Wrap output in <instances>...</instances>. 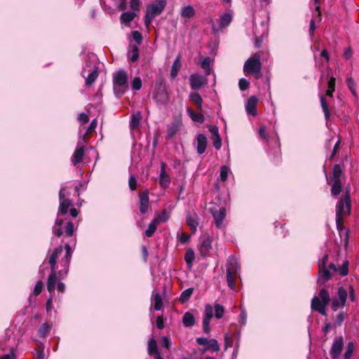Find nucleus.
Segmentation results:
<instances>
[{
  "instance_id": "f257e3e1",
  "label": "nucleus",
  "mask_w": 359,
  "mask_h": 359,
  "mask_svg": "<svg viewBox=\"0 0 359 359\" xmlns=\"http://www.w3.org/2000/svg\"><path fill=\"white\" fill-rule=\"evenodd\" d=\"M331 302V308L334 311L338 310L341 306L340 300L338 298H333L331 300L328 290L323 287L322 288L318 295H315L311 302V308L312 311H318L322 316H326V306Z\"/></svg>"
},
{
  "instance_id": "20e7f679",
  "label": "nucleus",
  "mask_w": 359,
  "mask_h": 359,
  "mask_svg": "<svg viewBox=\"0 0 359 359\" xmlns=\"http://www.w3.org/2000/svg\"><path fill=\"white\" fill-rule=\"evenodd\" d=\"M167 0H155L154 3L147 5L144 16V25L149 27L154 19L160 15L164 11Z\"/></svg>"
},
{
  "instance_id": "e2e57ef3",
  "label": "nucleus",
  "mask_w": 359,
  "mask_h": 359,
  "mask_svg": "<svg viewBox=\"0 0 359 359\" xmlns=\"http://www.w3.org/2000/svg\"><path fill=\"white\" fill-rule=\"evenodd\" d=\"M161 344L162 346L165 348L166 349H169L170 348L171 341L169 337L163 336L161 338Z\"/></svg>"
},
{
  "instance_id": "a19ab883",
  "label": "nucleus",
  "mask_w": 359,
  "mask_h": 359,
  "mask_svg": "<svg viewBox=\"0 0 359 359\" xmlns=\"http://www.w3.org/2000/svg\"><path fill=\"white\" fill-rule=\"evenodd\" d=\"M135 15V13L133 12H124L121 15L120 19L123 23H129L133 20Z\"/></svg>"
},
{
  "instance_id": "4468645a",
  "label": "nucleus",
  "mask_w": 359,
  "mask_h": 359,
  "mask_svg": "<svg viewBox=\"0 0 359 359\" xmlns=\"http://www.w3.org/2000/svg\"><path fill=\"white\" fill-rule=\"evenodd\" d=\"M213 316V309L211 305L207 304L205 306V314L203 320V330L205 334L210 332V323Z\"/></svg>"
},
{
  "instance_id": "f8f14e48",
  "label": "nucleus",
  "mask_w": 359,
  "mask_h": 359,
  "mask_svg": "<svg viewBox=\"0 0 359 359\" xmlns=\"http://www.w3.org/2000/svg\"><path fill=\"white\" fill-rule=\"evenodd\" d=\"M65 255L62 259L61 263L63 264L65 269L58 272L60 278H62L63 275H67L69 270V263L72 259V250L71 246L69 244L65 245Z\"/></svg>"
},
{
  "instance_id": "4be33fe9",
  "label": "nucleus",
  "mask_w": 359,
  "mask_h": 359,
  "mask_svg": "<svg viewBox=\"0 0 359 359\" xmlns=\"http://www.w3.org/2000/svg\"><path fill=\"white\" fill-rule=\"evenodd\" d=\"M197 153L198 154H203L205 150L208 145V140L205 135L198 134L197 135Z\"/></svg>"
},
{
  "instance_id": "f03ea898",
  "label": "nucleus",
  "mask_w": 359,
  "mask_h": 359,
  "mask_svg": "<svg viewBox=\"0 0 359 359\" xmlns=\"http://www.w3.org/2000/svg\"><path fill=\"white\" fill-rule=\"evenodd\" d=\"M128 89V74L119 69L113 74V90L116 96L123 95Z\"/></svg>"
},
{
  "instance_id": "09e8293b",
  "label": "nucleus",
  "mask_w": 359,
  "mask_h": 359,
  "mask_svg": "<svg viewBox=\"0 0 359 359\" xmlns=\"http://www.w3.org/2000/svg\"><path fill=\"white\" fill-rule=\"evenodd\" d=\"M354 350V343L350 341L348 343L345 353L344 355V359H351Z\"/></svg>"
},
{
  "instance_id": "423d86ee",
  "label": "nucleus",
  "mask_w": 359,
  "mask_h": 359,
  "mask_svg": "<svg viewBox=\"0 0 359 359\" xmlns=\"http://www.w3.org/2000/svg\"><path fill=\"white\" fill-rule=\"evenodd\" d=\"M72 206H73V203L72 200L70 199L63 200L60 202V205L57 211V218L56 219L55 225L53 227V234L58 238L60 237L63 233V231L61 226L64 223V220L62 219H60L59 216L65 215L67 213L68 210Z\"/></svg>"
},
{
  "instance_id": "9b49d317",
  "label": "nucleus",
  "mask_w": 359,
  "mask_h": 359,
  "mask_svg": "<svg viewBox=\"0 0 359 359\" xmlns=\"http://www.w3.org/2000/svg\"><path fill=\"white\" fill-rule=\"evenodd\" d=\"M210 212L214 218L217 228H222L223 221L226 217V209L224 208L213 207L210 209Z\"/></svg>"
},
{
  "instance_id": "ddd939ff",
  "label": "nucleus",
  "mask_w": 359,
  "mask_h": 359,
  "mask_svg": "<svg viewBox=\"0 0 359 359\" xmlns=\"http://www.w3.org/2000/svg\"><path fill=\"white\" fill-rule=\"evenodd\" d=\"M344 348V339L342 337L336 338L331 347L330 354L332 359H337L339 357Z\"/></svg>"
},
{
  "instance_id": "1a4fd4ad",
  "label": "nucleus",
  "mask_w": 359,
  "mask_h": 359,
  "mask_svg": "<svg viewBox=\"0 0 359 359\" xmlns=\"http://www.w3.org/2000/svg\"><path fill=\"white\" fill-rule=\"evenodd\" d=\"M97 69L96 66L91 67L90 65H86L83 68L81 75L86 79V86H90L97 80L98 76Z\"/></svg>"
},
{
  "instance_id": "3c124183",
  "label": "nucleus",
  "mask_w": 359,
  "mask_h": 359,
  "mask_svg": "<svg viewBox=\"0 0 359 359\" xmlns=\"http://www.w3.org/2000/svg\"><path fill=\"white\" fill-rule=\"evenodd\" d=\"M224 313V307L219 304H215V316L216 318L220 319L222 318Z\"/></svg>"
},
{
  "instance_id": "bf43d9fd",
  "label": "nucleus",
  "mask_w": 359,
  "mask_h": 359,
  "mask_svg": "<svg viewBox=\"0 0 359 359\" xmlns=\"http://www.w3.org/2000/svg\"><path fill=\"white\" fill-rule=\"evenodd\" d=\"M238 86H239L240 90L242 91H244V90H246L249 88L250 83L247 79L242 78L238 81Z\"/></svg>"
},
{
  "instance_id": "6e6552de",
  "label": "nucleus",
  "mask_w": 359,
  "mask_h": 359,
  "mask_svg": "<svg viewBox=\"0 0 359 359\" xmlns=\"http://www.w3.org/2000/svg\"><path fill=\"white\" fill-rule=\"evenodd\" d=\"M342 170L339 164H335L333 167L332 177V187L331 194L333 196H337L340 194L342 189L341 177L342 175Z\"/></svg>"
},
{
  "instance_id": "c756f323",
  "label": "nucleus",
  "mask_w": 359,
  "mask_h": 359,
  "mask_svg": "<svg viewBox=\"0 0 359 359\" xmlns=\"http://www.w3.org/2000/svg\"><path fill=\"white\" fill-rule=\"evenodd\" d=\"M142 119V114L140 111L133 114L130 116V127L132 130L137 128L140 126Z\"/></svg>"
},
{
  "instance_id": "cd10ccee",
  "label": "nucleus",
  "mask_w": 359,
  "mask_h": 359,
  "mask_svg": "<svg viewBox=\"0 0 359 359\" xmlns=\"http://www.w3.org/2000/svg\"><path fill=\"white\" fill-rule=\"evenodd\" d=\"M190 100L196 106V108L199 111L203 110V99L198 93H191L189 95Z\"/></svg>"
},
{
  "instance_id": "680f3d73",
  "label": "nucleus",
  "mask_w": 359,
  "mask_h": 359,
  "mask_svg": "<svg viewBox=\"0 0 359 359\" xmlns=\"http://www.w3.org/2000/svg\"><path fill=\"white\" fill-rule=\"evenodd\" d=\"M340 144H341V140L339 139L338 141L335 143V144L334 146V148H333V150H332V152L331 155L329 157V160L330 161H332V159L334 158V156L338 152Z\"/></svg>"
},
{
  "instance_id": "c03bdc74",
  "label": "nucleus",
  "mask_w": 359,
  "mask_h": 359,
  "mask_svg": "<svg viewBox=\"0 0 359 359\" xmlns=\"http://www.w3.org/2000/svg\"><path fill=\"white\" fill-rule=\"evenodd\" d=\"M154 310L160 311L163 307V301H162L161 295L159 293L156 292L154 294Z\"/></svg>"
},
{
  "instance_id": "69168bd1",
  "label": "nucleus",
  "mask_w": 359,
  "mask_h": 359,
  "mask_svg": "<svg viewBox=\"0 0 359 359\" xmlns=\"http://www.w3.org/2000/svg\"><path fill=\"white\" fill-rule=\"evenodd\" d=\"M344 320H345V313L343 311L339 312L336 318V323L339 326H341Z\"/></svg>"
},
{
  "instance_id": "9d476101",
  "label": "nucleus",
  "mask_w": 359,
  "mask_h": 359,
  "mask_svg": "<svg viewBox=\"0 0 359 359\" xmlns=\"http://www.w3.org/2000/svg\"><path fill=\"white\" fill-rule=\"evenodd\" d=\"M212 240L208 234L202 235L199 246V253L201 257H207L208 256L209 252L212 248Z\"/></svg>"
},
{
  "instance_id": "5fc2aeb1",
  "label": "nucleus",
  "mask_w": 359,
  "mask_h": 359,
  "mask_svg": "<svg viewBox=\"0 0 359 359\" xmlns=\"http://www.w3.org/2000/svg\"><path fill=\"white\" fill-rule=\"evenodd\" d=\"M132 88L135 90H139L142 88V80L140 77H135L132 81Z\"/></svg>"
},
{
  "instance_id": "e433bc0d",
  "label": "nucleus",
  "mask_w": 359,
  "mask_h": 359,
  "mask_svg": "<svg viewBox=\"0 0 359 359\" xmlns=\"http://www.w3.org/2000/svg\"><path fill=\"white\" fill-rule=\"evenodd\" d=\"M195 13L196 11L191 6H187L182 9L181 15L185 18H191Z\"/></svg>"
},
{
  "instance_id": "0e129e2a",
  "label": "nucleus",
  "mask_w": 359,
  "mask_h": 359,
  "mask_svg": "<svg viewBox=\"0 0 359 359\" xmlns=\"http://www.w3.org/2000/svg\"><path fill=\"white\" fill-rule=\"evenodd\" d=\"M128 185H129V187L130 189L132 190V191H134L137 188V180L135 179V177L133 175H131L129 178V180H128Z\"/></svg>"
},
{
  "instance_id": "72a5a7b5",
  "label": "nucleus",
  "mask_w": 359,
  "mask_h": 359,
  "mask_svg": "<svg viewBox=\"0 0 359 359\" xmlns=\"http://www.w3.org/2000/svg\"><path fill=\"white\" fill-rule=\"evenodd\" d=\"M336 79L334 76H331L327 81V89L325 93V95L330 97H333V93L335 91Z\"/></svg>"
},
{
  "instance_id": "b1692460",
  "label": "nucleus",
  "mask_w": 359,
  "mask_h": 359,
  "mask_svg": "<svg viewBox=\"0 0 359 359\" xmlns=\"http://www.w3.org/2000/svg\"><path fill=\"white\" fill-rule=\"evenodd\" d=\"M319 279L318 280V284L323 285L325 283L332 278V273L326 267L319 268Z\"/></svg>"
},
{
  "instance_id": "dca6fc26",
  "label": "nucleus",
  "mask_w": 359,
  "mask_h": 359,
  "mask_svg": "<svg viewBox=\"0 0 359 359\" xmlns=\"http://www.w3.org/2000/svg\"><path fill=\"white\" fill-rule=\"evenodd\" d=\"M140 198V212L142 214H145L149 208V191L147 189L144 190L139 194Z\"/></svg>"
},
{
  "instance_id": "8fccbe9b",
  "label": "nucleus",
  "mask_w": 359,
  "mask_h": 359,
  "mask_svg": "<svg viewBox=\"0 0 359 359\" xmlns=\"http://www.w3.org/2000/svg\"><path fill=\"white\" fill-rule=\"evenodd\" d=\"M201 66L205 69L206 75L210 74V58L209 57H206L203 60Z\"/></svg>"
},
{
  "instance_id": "774afa93",
  "label": "nucleus",
  "mask_w": 359,
  "mask_h": 359,
  "mask_svg": "<svg viewBox=\"0 0 359 359\" xmlns=\"http://www.w3.org/2000/svg\"><path fill=\"white\" fill-rule=\"evenodd\" d=\"M0 359H16L14 351L12 349L8 354H5Z\"/></svg>"
},
{
  "instance_id": "2f4dec72",
  "label": "nucleus",
  "mask_w": 359,
  "mask_h": 359,
  "mask_svg": "<svg viewBox=\"0 0 359 359\" xmlns=\"http://www.w3.org/2000/svg\"><path fill=\"white\" fill-rule=\"evenodd\" d=\"M195 317L190 312H186L182 317V323L185 327H192L195 325Z\"/></svg>"
},
{
  "instance_id": "f704fd0d",
  "label": "nucleus",
  "mask_w": 359,
  "mask_h": 359,
  "mask_svg": "<svg viewBox=\"0 0 359 359\" xmlns=\"http://www.w3.org/2000/svg\"><path fill=\"white\" fill-rule=\"evenodd\" d=\"M195 259V253L193 249L189 248L187 250L184 255V260L188 266V267L191 268L193 265V262Z\"/></svg>"
},
{
  "instance_id": "864d4df0",
  "label": "nucleus",
  "mask_w": 359,
  "mask_h": 359,
  "mask_svg": "<svg viewBox=\"0 0 359 359\" xmlns=\"http://www.w3.org/2000/svg\"><path fill=\"white\" fill-rule=\"evenodd\" d=\"M131 36L133 40L137 43V45H140L142 42V34L137 30L133 31L131 32Z\"/></svg>"
},
{
  "instance_id": "13d9d810",
  "label": "nucleus",
  "mask_w": 359,
  "mask_h": 359,
  "mask_svg": "<svg viewBox=\"0 0 359 359\" xmlns=\"http://www.w3.org/2000/svg\"><path fill=\"white\" fill-rule=\"evenodd\" d=\"M346 84L348 86V88L351 90V92L355 95L356 91L355 89V83L354 82V80L352 77L349 76L346 79Z\"/></svg>"
},
{
  "instance_id": "6ab92c4d",
  "label": "nucleus",
  "mask_w": 359,
  "mask_h": 359,
  "mask_svg": "<svg viewBox=\"0 0 359 359\" xmlns=\"http://www.w3.org/2000/svg\"><path fill=\"white\" fill-rule=\"evenodd\" d=\"M166 166L167 165L165 162H161L159 182L161 186L163 188L168 187L170 182V177H169L165 170Z\"/></svg>"
},
{
  "instance_id": "c9c22d12",
  "label": "nucleus",
  "mask_w": 359,
  "mask_h": 359,
  "mask_svg": "<svg viewBox=\"0 0 359 359\" xmlns=\"http://www.w3.org/2000/svg\"><path fill=\"white\" fill-rule=\"evenodd\" d=\"M337 294V298L340 300L341 307L344 306L348 297L347 291L341 286L338 287Z\"/></svg>"
},
{
  "instance_id": "052dcab7",
  "label": "nucleus",
  "mask_w": 359,
  "mask_h": 359,
  "mask_svg": "<svg viewBox=\"0 0 359 359\" xmlns=\"http://www.w3.org/2000/svg\"><path fill=\"white\" fill-rule=\"evenodd\" d=\"M228 168L225 165L221 167L219 177L221 181L225 182L228 177Z\"/></svg>"
},
{
  "instance_id": "aec40b11",
  "label": "nucleus",
  "mask_w": 359,
  "mask_h": 359,
  "mask_svg": "<svg viewBox=\"0 0 359 359\" xmlns=\"http://www.w3.org/2000/svg\"><path fill=\"white\" fill-rule=\"evenodd\" d=\"M85 154L84 146L77 147L72 156V162L76 165L83 161Z\"/></svg>"
},
{
  "instance_id": "7ed1b4c3",
  "label": "nucleus",
  "mask_w": 359,
  "mask_h": 359,
  "mask_svg": "<svg viewBox=\"0 0 359 359\" xmlns=\"http://www.w3.org/2000/svg\"><path fill=\"white\" fill-rule=\"evenodd\" d=\"M262 55V53H255L245 62L243 72L245 75L252 74L256 79L260 77L262 71L261 57Z\"/></svg>"
},
{
  "instance_id": "c85d7f7f",
  "label": "nucleus",
  "mask_w": 359,
  "mask_h": 359,
  "mask_svg": "<svg viewBox=\"0 0 359 359\" xmlns=\"http://www.w3.org/2000/svg\"><path fill=\"white\" fill-rule=\"evenodd\" d=\"M57 275L53 273H50L48 277L47 280V290L50 294L54 292L55 289V285L57 283Z\"/></svg>"
},
{
  "instance_id": "79ce46f5",
  "label": "nucleus",
  "mask_w": 359,
  "mask_h": 359,
  "mask_svg": "<svg viewBox=\"0 0 359 359\" xmlns=\"http://www.w3.org/2000/svg\"><path fill=\"white\" fill-rule=\"evenodd\" d=\"M62 246L60 245L54 249L52 254L50 255L49 257V262H56L58 257L61 255L62 252Z\"/></svg>"
},
{
  "instance_id": "a878e982",
  "label": "nucleus",
  "mask_w": 359,
  "mask_h": 359,
  "mask_svg": "<svg viewBox=\"0 0 359 359\" xmlns=\"http://www.w3.org/2000/svg\"><path fill=\"white\" fill-rule=\"evenodd\" d=\"M320 105L325 116V119L327 122L330 120L331 118V112L329 108L328 103L325 97V95H322L320 97Z\"/></svg>"
},
{
  "instance_id": "338daca9",
  "label": "nucleus",
  "mask_w": 359,
  "mask_h": 359,
  "mask_svg": "<svg viewBox=\"0 0 359 359\" xmlns=\"http://www.w3.org/2000/svg\"><path fill=\"white\" fill-rule=\"evenodd\" d=\"M140 0H130V7L133 11H138L140 8Z\"/></svg>"
},
{
  "instance_id": "7c9ffc66",
  "label": "nucleus",
  "mask_w": 359,
  "mask_h": 359,
  "mask_svg": "<svg viewBox=\"0 0 359 359\" xmlns=\"http://www.w3.org/2000/svg\"><path fill=\"white\" fill-rule=\"evenodd\" d=\"M187 114L191 120L194 122L203 123L205 121L204 116L201 113H196L192 109L188 107Z\"/></svg>"
},
{
  "instance_id": "49530a36",
  "label": "nucleus",
  "mask_w": 359,
  "mask_h": 359,
  "mask_svg": "<svg viewBox=\"0 0 359 359\" xmlns=\"http://www.w3.org/2000/svg\"><path fill=\"white\" fill-rule=\"evenodd\" d=\"M348 264L349 262L348 260H345L343 262V264L341 266L337 268V272L341 276H345L348 273Z\"/></svg>"
},
{
  "instance_id": "473e14b6",
  "label": "nucleus",
  "mask_w": 359,
  "mask_h": 359,
  "mask_svg": "<svg viewBox=\"0 0 359 359\" xmlns=\"http://www.w3.org/2000/svg\"><path fill=\"white\" fill-rule=\"evenodd\" d=\"M181 66H182V63H181V60H180V56L178 55L175 58L174 62L172 63L171 71H170V76L172 79H175L177 76V74L181 68Z\"/></svg>"
},
{
  "instance_id": "4d7b16f0",
  "label": "nucleus",
  "mask_w": 359,
  "mask_h": 359,
  "mask_svg": "<svg viewBox=\"0 0 359 359\" xmlns=\"http://www.w3.org/2000/svg\"><path fill=\"white\" fill-rule=\"evenodd\" d=\"M43 287V283L42 280H38L34 286L33 294L34 296H38L42 291Z\"/></svg>"
},
{
  "instance_id": "bb28decb",
  "label": "nucleus",
  "mask_w": 359,
  "mask_h": 359,
  "mask_svg": "<svg viewBox=\"0 0 359 359\" xmlns=\"http://www.w3.org/2000/svg\"><path fill=\"white\" fill-rule=\"evenodd\" d=\"M154 99L157 102L161 104H165L168 101V95L164 88H159L154 95Z\"/></svg>"
},
{
  "instance_id": "37998d69",
  "label": "nucleus",
  "mask_w": 359,
  "mask_h": 359,
  "mask_svg": "<svg viewBox=\"0 0 359 359\" xmlns=\"http://www.w3.org/2000/svg\"><path fill=\"white\" fill-rule=\"evenodd\" d=\"M208 349H212L213 352H217L219 351V346L216 339H212L209 340L208 344H207V346L204 349V351Z\"/></svg>"
},
{
  "instance_id": "5701e85b",
  "label": "nucleus",
  "mask_w": 359,
  "mask_h": 359,
  "mask_svg": "<svg viewBox=\"0 0 359 359\" xmlns=\"http://www.w3.org/2000/svg\"><path fill=\"white\" fill-rule=\"evenodd\" d=\"M167 220V217H165L164 219H161L160 217H156V218H154L152 222H151L148 226V228L145 231V235L147 237H151L156 229V226L157 224L160 222H165Z\"/></svg>"
},
{
  "instance_id": "de8ad7c7",
  "label": "nucleus",
  "mask_w": 359,
  "mask_h": 359,
  "mask_svg": "<svg viewBox=\"0 0 359 359\" xmlns=\"http://www.w3.org/2000/svg\"><path fill=\"white\" fill-rule=\"evenodd\" d=\"M74 231V225L72 222L68 221L67 222L65 226V233L66 236L71 237L73 236Z\"/></svg>"
},
{
  "instance_id": "603ef678",
  "label": "nucleus",
  "mask_w": 359,
  "mask_h": 359,
  "mask_svg": "<svg viewBox=\"0 0 359 359\" xmlns=\"http://www.w3.org/2000/svg\"><path fill=\"white\" fill-rule=\"evenodd\" d=\"M139 57V48L137 45H133L132 46V55L130 57V61L132 62H135L137 60Z\"/></svg>"
},
{
  "instance_id": "f3484780",
  "label": "nucleus",
  "mask_w": 359,
  "mask_h": 359,
  "mask_svg": "<svg viewBox=\"0 0 359 359\" xmlns=\"http://www.w3.org/2000/svg\"><path fill=\"white\" fill-rule=\"evenodd\" d=\"M210 133L212 134V144L214 147L219 150L222 147V139L219 133V129L217 126H210L208 127Z\"/></svg>"
},
{
  "instance_id": "39448f33",
  "label": "nucleus",
  "mask_w": 359,
  "mask_h": 359,
  "mask_svg": "<svg viewBox=\"0 0 359 359\" xmlns=\"http://www.w3.org/2000/svg\"><path fill=\"white\" fill-rule=\"evenodd\" d=\"M226 268L227 285L230 289L235 290V282L237 279L238 271L240 268L235 256L231 255L229 257L226 264Z\"/></svg>"
},
{
  "instance_id": "412c9836",
  "label": "nucleus",
  "mask_w": 359,
  "mask_h": 359,
  "mask_svg": "<svg viewBox=\"0 0 359 359\" xmlns=\"http://www.w3.org/2000/svg\"><path fill=\"white\" fill-rule=\"evenodd\" d=\"M258 100L255 96H251L246 104V111L248 114L253 116L257 115V104Z\"/></svg>"
},
{
  "instance_id": "4c0bfd02",
  "label": "nucleus",
  "mask_w": 359,
  "mask_h": 359,
  "mask_svg": "<svg viewBox=\"0 0 359 359\" xmlns=\"http://www.w3.org/2000/svg\"><path fill=\"white\" fill-rule=\"evenodd\" d=\"M50 325L48 323H44L38 330L39 337L45 338L49 334Z\"/></svg>"
},
{
  "instance_id": "6e6d98bb",
  "label": "nucleus",
  "mask_w": 359,
  "mask_h": 359,
  "mask_svg": "<svg viewBox=\"0 0 359 359\" xmlns=\"http://www.w3.org/2000/svg\"><path fill=\"white\" fill-rule=\"evenodd\" d=\"M344 216L336 215V224L339 233L344 230Z\"/></svg>"
},
{
  "instance_id": "393cba45",
  "label": "nucleus",
  "mask_w": 359,
  "mask_h": 359,
  "mask_svg": "<svg viewBox=\"0 0 359 359\" xmlns=\"http://www.w3.org/2000/svg\"><path fill=\"white\" fill-rule=\"evenodd\" d=\"M147 353L149 355L154 357L157 354H161L157 341L154 338H151L148 341Z\"/></svg>"
},
{
  "instance_id": "0eeeda50",
  "label": "nucleus",
  "mask_w": 359,
  "mask_h": 359,
  "mask_svg": "<svg viewBox=\"0 0 359 359\" xmlns=\"http://www.w3.org/2000/svg\"><path fill=\"white\" fill-rule=\"evenodd\" d=\"M351 189L347 187L344 195L339 199L336 207V215L346 216L351 214Z\"/></svg>"
},
{
  "instance_id": "58836bf2",
  "label": "nucleus",
  "mask_w": 359,
  "mask_h": 359,
  "mask_svg": "<svg viewBox=\"0 0 359 359\" xmlns=\"http://www.w3.org/2000/svg\"><path fill=\"white\" fill-rule=\"evenodd\" d=\"M232 21V15L229 13H224L220 17L219 26L221 27H228Z\"/></svg>"
},
{
  "instance_id": "ea45409f",
  "label": "nucleus",
  "mask_w": 359,
  "mask_h": 359,
  "mask_svg": "<svg viewBox=\"0 0 359 359\" xmlns=\"http://www.w3.org/2000/svg\"><path fill=\"white\" fill-rule=\"evenodd\" d=\"M97 120L96 119H94L91 121L90 126H88V128H87L85 134L83 135V140H86V139H88L92 133L95 131L96 127H97Z\"/></svg>"
},
{
  "instance_id": "a211bd4d",
  "label": "nucleus",
  "mask_w": 359,
  "mask_h": 359,
  "mask_svg": "<svg viewBox=\"0 0 359 359\" xmlns=\"http://www.w3.org/2000/svg\"><path fill=\"white\" fill-rule=\"evenodd\" d=\"M205 83V79L203 76L197 74H194L190 76V86L193 90L202 88Z\"/></svg>"
},
{
  "instance_id": "a18cd8bd",
  "label": "nucleus",
  "mask_w": 359,
  "mask_h": 359,
  "mask_svg": "<svg viewBox=\"0 0 359 359\" xmlns=\"http://www.w3.org/2000/svg\"><path fill=\"white\" fill-rule=\"evenodd\" d=\"M194 289L191 287L187 288L184 290L180 295V301L182 303L187 302L193 294Z\"/></svg>"
},
{
  "instance_id": "2eb2a0df",
  "label": "nucleus",
  "mask_w": 359,
  "mask_h": 359,
  "mask_svg": "<svg viewBox=\"0 0 359 359\" xmlns=\"http://www.w3.org/2000/svg\"><path fill=\"white\" fill-rule=\"evenodd\" d=\"M186 223L190 227L192 233H195L198 225V217L195 212H188L186 215Z\"/></svg>"
}]
</instances>
